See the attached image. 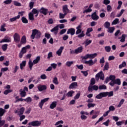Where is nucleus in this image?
Segmentation results:
<instances>
[{"label":"nucleus","mask_w":127,"mask_h":127,"mask_svg":"<svg viewBox=\"0 0 127 127\" xmlns=\"http://www.w3.org/2000/svg\"><path fill=\"white\" fill-rule=\"evenodd\" d=\"M59 30V28H58V26H56L54 27L51 30V32H53L55 35L58 33V31Z\"/></svg>","instance_id":"obj_22"},{"label":"nucleus","mask_w":127,"mask_h":127,"mask_svg":"<svg viewBox=\"0 0 127 127\" xmlns=\"http://www.w3.org/2000/svg\"><path fill=\"white\" fill-rule=\"evenodd\" d=\"M24 111H25V108L24 107H21L20 109L15 110L14 113L15 114H17L18 116H21L24 113Z\"/></svg>","instance_id":"obj_8"},{"label":"nucleus","mask_w":127,"mask_h":127,"mask_svg":"<svg viewBox=\"0 0 127 127\" xmlns=\"http://www.w3.org/2000/svg\"><path fill=\"white\" fill-rule=\"evenodd\" d=\"M105 70H109V63L106 62L105 63V65H104V68L103 69L104 71H105Z\"/></svg>","instance_id":"obj_55"},{"label":"nucleus","mask_w":127,"mask_h":127,"mask_svg":"<svg viewBox=\"0 0 127 127\" xmlns=\"http://www.w3.org/2000/svg\"><path fill=\"white\" fill-rule=\"evenodd\" d=\"M7 46H8L7 44H5L1 46V48L3 51H6V50L7 49Z\"/></svg>","instance_id":"obj_43"},{"label":"nucleus","mask_w":127,"mask_h":127,"mask_svg":"<svg viewBox=\"0 0 127 127\" xmlns=\"http://www.w3.org/2000/svg\"><path fill=\"white\" fill-rule=\"evenodd\" d=\"M63 49H64V47H61L60 49L57 51L56 54H57L58 56H61V54H62Z\"/></svg>","instance_id":"obj_25"},{"label":"nucleus","mask_w":127,"mask_h":127,"mask_svg":"<svg viewBox=\"0 0 127 127\" xmlns=\"http://www.w3.org/2000/svg\"><path fill=\"white\" fill-rule=\"evenodd\" d=\"M13 37L14 41V42H15V43H18V42L20 41V35H19L18 33H15L14 34Z\"/></svg>","instance_id":"obj_11"},{"label":"nucleus","mask_w":127,"mask_h":127,"mask_svg":"<svg viewBox=\"0 0 127 127\" xmlns=\"http://www.w3.org/2000/svg\"><path fill=\"white\" fill-rule=\"evenodd\" d=\"M21 44H25L26 43V37L23 36L20 40Z\"/></svg>","instance_id":"obj_31"},{"label":"nucleus","mask_w":127,"mask_h":127,"mask_svg":"<svg viewBox=\"0 0 127 127\" xmlns=\"http://www.w3.org/2000/svg\"><path fill=\"white\" fill-rule=\"evenodd\" d=\"M19 117V121L20 122H22L23 120L25 119V115H18Z\"/></svg>","instance_id":"obj_56"},{"label":"nucleus","mask_w":127,"mask_h":127,"mask_svg":"<svg viewBox=\"0 0 127 127\" xmlns=\"http://www.w3.org/2000/svg\"><path fill=\"white\" fill-rule=\"evenodd\" d=\"M32 13H33V14H36L35 16H36V17H37L39 13V11L36 8H33V9L32 10Z\"/></svg>","instance_id":"obj_26"},{"label":"nucleus","mask_w":127,"mask_h":127,"mask_svg":"<svg viewBox=\"0 0 127 127\" xmlns=\"http://www.w3.org/2000/svg\"><path fill=\"white\" fill-rule=\"evenodd\" d=\"M19 92L20 97L21 98H24V97L26 96V92H25V91H23L22 89H20Z\"/></svg>","instance_id":"obj_27"},{"label":"nucleus","mask_w":127,"mask_h":127,"mask_svg":"<svg viewBox=\"0 0 127 127\" xmlns=\"http://www.w3.org/2000/svg\"><path fill=\"white\" fill-rule=\"evenodd\" d=\"M74 93H75V92H74L73 90H71L66 94V96L67 97H72Z\"/></svg>","instance_id":"obj_49"},{"label":"nucleus","mask_w":127,"mask_h":127,"mask_svg":"<svg viewBox=\"0 0 127 127\" xmlns=\"http://www.w3.org/2000/svg\"><path fill=\"white\" fill-rule=\"evenodd\" d=\"M111 82H114L116 80V76L115 75H111L109 77Z\"/></svg>","instance_id":"obj_54"},{"label":"nucleus","mask_w":127,"mask_h":127,"mask_svg":"<svg viewBox=\"0 0 127 127\" xmlns=\"http://www.w3.org/2000/svg\"><path fill=\"white\" fill-rule=\"evenodd\" d=\"M98 54L97 53H94L92 54H86L85 56L83 57L82 59L85 60H87V59H94V58H96L97 57Z\"/></svg>","instance_id":"obj_4"},{"label":"nucleus","mask_w":127,"mask_h":127,"mask_svg":"<svg viewBox=\"0 0 127 127\" xmlns=\"http://www.w3.org/2000/svg\"><path fill=\"white\" fill-rule=\"evenodd\" d=\"M29 19L30 20H34V16L33 15V13L32 12H30L29 13Z\"/></svg>","instance_id":"obj_37"},{"label":"nucleus","mask_w":127,"mask_h":127,"mask_svg":"<svg viewBox=\"0 0 127 127\" xmlns=\"http://www.w3.org/2000/svg\"><path fill=\"white\" fill-rule=\"evenodd\" d=\"M91 43H92V40L87 39L85 42V46H88V45H89V44H91Z\"/></svg>","instance_id":"obj_57"},{"label":"nucleus","mask_w":127,"mask_h":127,"mask_svg":"<svg viewBox=\"0 0 127 127\" xmlns=\"http://www.w3.org/2000/svg\"><path fill=\"white\" fill-rule=\"evenodd\" d=\"M19 19V16H15L14 17L10 18V22H13V21H16V20Z\"/></svg>","instance_id":"obj_33"},{"label":"nucleus","mask_w":127,"mask_h":127,"mask_svg":"<svg viewBox=\"0 0 127 127\" xmlns=\"http://www.w3.org/2000/svg\"><path fill=\"white\" fill-rule=\"evenodd\" d=\"M73 63H74V62H73V61L71 62H67L65 64L67 66V67H70L71 65H72Z\"/></svg>","instance_id":"obj_61"},{"label":"nucleus","mask_w":127,"mask_h":127,"mask_svg":"<svg viewBox=\"0 0 127 127\" xmlns=\"http://www.w3.org/2000/svg\"><path fill=\"white\" fill-rule=\"evenodd\" d=\"M6 112L5 109L0 108V125L1 126H3L5 124V121L4 120H1V117L4 115V113Z\"/></svg>","instance_id":"obj_2"},{"label":"nucleus","mask_w":127,"mask_h":127,"mask_svg":"<svg viewBox=\"0 0 127 127\" xmlns=\"http://www.w3.org/2000/svg\"><path fill=\"white\" fill-rule=\"evenodd\" d=\"M119 18H116L112 23V25H116V24H118L119 23Z\"/></svg>","instance_id":"obj_47"},{"label":"nucleus","mask_w":127,"mask_h":127,"mask_svg":"<svg viewBox=\"0 0 127 127\" xmlns=\"http://www.w3.org/2000/svg\"><path fill=\"white\" fill-rule=\"evenodd\" d=\"M4 89H6V90L4 91V95H7L8 94H9V93H12V89H10V85H7L4 87Z\"/></svg>","instance_id":"obj_12"},{"label":"nucleus","mask_w":127,"mask_h":127,"mask_svg":"<svg viewBox=\"0 0 127 127\" xmlns=\"http://www.w3.org/2000/svg\"><path fill=\"white\" fill-rule=\"evenodd\" d=\"M98 62V60L97 59H95L94 61L93 60L90 59L89 61H86L84 62V64H87L89 66H93V65H94V64H96V63Z\"/></svg>","instance_id":"obj_7"},{"label":"nucleus","mask_w":127,"mask_h":127,"mask_svg":"<svg viewBox=\"0 0 127 127\" xmlns=\"http://www.w3.org/2000/svg\"><path fill=\"white\" fill-rule=\"evenodd\" d=\"M28 125V126H32V127H40L41 122L39 121H35L29 123Z\"/></svg>","instance_id":"obj_6"},{"label":"nucleus","mask_w":127,"mask_h":127,"mask_svg":"<svg viewBox=\"0 0 127 127\" xmlns=\"http://www.w3.org/2000/svg\"><path fill=\"white\" fill-rule=\"evenodd\" d=\"M95 78L97 81H99V79H100V80H102V81H104V80H105V76L102 71L96 74V75H95Z\"/></svg>","instance_id":"obj_5"},{"label":"nucleus","mask_w":127,"mask_h":127,"mask_svg":"<svg viewBox=\"0 0 127 127\" xmlns=\"http://www.w3.org/2000/svg\"><path fill=\"white\" fill-rule=\"evenodd\" d=\"M124 103H125V99H123L120 101L119 105H117V107L121 108V107H122V105H124Z\"/></svg>","instance_id":"obj_44"},{"label":"nucleus","mask_w":127,"mask_h":127,"mask_svg":"<svg viewBox=\"0 0 127 127\" xmlns=\"http://www.w3.org/2000/svg\"><path fill=\"white\" fill-rule=\"evenodd\" d=\"M78 87V83L75 82H72L69 86V89H76Z\"/></svg>","instance_id":"obj_20"},{"label":"nucleus","mask_w":127,"mask_h":127,"mask_svg":"<svg viewBox=\"0 0 127 127\" xmlns=\"http://www.w3.org/2000/svg\"><path fill=\"white\" fill-rule=\"evenodd\" d=\"M92 12V9L88 8L87 9H85V10L83 11V13H88V12Z\"/></svg>","instance_id":"obj_62"},{"label":"nucleus","mask_w":127,"mask_h":127,"mask_svg":"<svg viewBox=\"0 0 127 127\" xmlns=\"http://www.w3.org/2000/svg\"><path fill=\"white\" fill-rule=\"evenodd\" d=\"M93 31V28H87L86 30V32L85 33L86 35H87L88 37L91 36V34H90V32H92Z\"/></svg>","instance_id":"obj_29"},{"label":"nucleus","mask_w":127,"mask_h":127,"mask_svg":"<svg viewBox=\"0 0 127 127\" xmlns=\"http://www.w3.org/2000/svg\"><path fill=\"white\" fill-rule=\"evenodd\" d=\"M53 57V53L51 52H49L48 54L47 59H50V58H52Z\"/></svg>","instance_id":"obj_60"},{"label":"nucleus","mask_w":127,"mask_h":127,"mask_svg":"<svg viewBox=\"0 0 127 127\" xmlns=\"http://www.w3.org/2000/svg\"><path fill=\"white\" fill-rule=\"evenodd\" d=\"M24 101L25 102H26V103H31L32 102V99L30 97H28L26 99H24Z\"/></svg>","instance_id":"obj_38"},{"label":"nucleus","mask_w":127,"mask_h":127,"mask_svg":"<svg viewBox=\"0 0 127 127\" xmlns=\"http://www.w3.org/2000/svg\"><path fill=\"white\" fill-rule=\"evenodd\" d=\"M127 66V63L126 62H123L122 64L119 66V69H122V68H124V67H126Z\"/></svg>","instance_id":"obj_42"},{"label":"nucleus","mask_w":127,"mask_h":127,"mask_svg":"<svg viewBox=\"0 0 127 127\" xmlns=\"http://www.w3.org/2000/svg\"><path fill=\"white\" fill-rule=\"evenodd\" d=\"M14 5L15 6H21L22 4L20 3V2L17 1H14L13 2Z\"/></svg>","instance_id":"obj_52"},{"label":"nucleus","mask_w":127,"mask_h":127,"mask_svg":"<svg viewBox=\"0 0 127 127\" xmlns=\"http://www.w3.org/2000/svg\"><path fill=\"white\" fill-rule=\"evenodd\" d=\"M121 84V79L120 78L116 79L114 81H111L109 83L110 86H112V87H113V86H115V84L118 85L119 86H120Z\"/></svg>","instance_id":"obj_9"},{"label":"nucleus","mask_w":127,"mask_h":127,"mask_svg":"<svg viewBox=\"0 0 127 127\" xmlns=\"http://www.w3.org/2000/svg\"><path fill=\"white\" fill-rule=\"evenodd\" d=\"M33 62L31 61V60H29V62H28V65H29V67L30 68V70H32V67H33Z\"/></svg>","instance_id":"obj_36"},{"label":"nucleus","mask_w":127,"mask_h":127,"mask_svg":"<svg viewBox=\"0 0 127 127\" xmlns=\"http://www.w3.org/2000/svg\"><path fill=\"white\" fill-rule=\"evenodd\" d=\"M110 26H111V23H110V22L108 21H107L104 23V27H105V28L108 29Z\"/></svg>","instance_id":"obj_50"},{"label":"nucleus","mask_w":127,"mask_h":127,"mask_svg":"<svg viewBox=\"0 0 127 127\" xmlns=\"http://www.w3.org/2000/svg\"><path fill=\"white\" fill-rule=\"evenodd\" d=\"M29 48H30V45H27L22 48L19 55L20 58H22V56H23V55L25 54V53L27 52L26 50H27V49H29Z\"/></svg>","instance_id":"obj_3"},{"label":"nucleus","mask_w":127,"mask_h":127,"mask_svg":"<svg viewBox=\"0 0 127 127\" xmlns=\"http://www.w3.org/2000/svg\"><path fill=\"white\" fill-rule=\"evenodd\" d=\"M33 5H34V2H30L29 4V6L30 9L33 8Z\"/></svg>","instance_id":"obj_63"},{"label":"nucleus","mask_w":127,"mask_h":127,"mask_svg":"<svg viewBox=\"0 0 127 127\" xmlns=\"http://www.w3.org/2000/svg\"><path fill=\"white\" fill-rule=\"evenodd\" d=\"M98 89H99V90H106L107 89V86L103 84L99 86Z\"/></svg>","instance_id":"obj_53"},{"label":"nucleus","mask_w":127,"mask_h":127,"mask_svg":"<svg viewBox=\"0 0 127 127\" xmlns=\"http://www.w3.org/2000/svg\"><path fill=\"white\" fill-rule=\"evenodd\" d=\"M108 32H109V33H113V32H114V31H115V27H109L108 28Z\"/></svg>","instance_id":"obj_40"},{"label":"nucleus","mask_w":127,"mask_h":127,"mask_svg":"<svg viewBox=\"0 0 127 127\" xmlns=\"http://www.w3.org/2000/svg\"><path fill=\"white\" fill-rule=\"evenodd\" d=\"M48 100H49V98H46L41 100V102H40L39 103V107L40 108V109H42L43 105H44V103H46V102H47Z\"/></svg>","instance_id":"obj_14"},{"label":"nucleus","mask_w":127,"mask_h":127,"mask_svg":"<svg viewBox=\"0 0 127 127\" xmlns=\"http://www.w3.org/2000/svg\"><path fill=\"white\" fill-rule=\"evenodd\" d=\"M76 31L75 32V34L76 35H78V34H80L82 32V25L80 24L78 26L76 27Z\"/></svg>","instance_id":"obj_18"},{"label":"nucleus","mask_w":127,"mask_h":127,"mask_svg":"<svg viewBox=\"0 0 127 127\" xmlns=\"http://www.w3.org/2000/svg\"><path fill=\"white\" fill-rule=\"evenodd\" d=\"M24 11H20L18 12V15L17 16H19V19L20 18V16H23V14L25 13Z\"/></svg>","instance_id":"obj_59"},{"label":"nucleus","mask_w":127,"mask_h":127,"mask_svg":"<svg viewBox=\"0 0 127 127\" xmlns=\"http://www.w3.org/2000/svg\"><path fill=\"white\" fill-rule=\"evenodd\" d=\"M37 38V39L41 37V32L40 31L37 29H34L32 30V35H31V38L32 39H34V38Z\"/></svg>","instance_id":"obj_1"},{"label":"nucleus","mask_w":127,"mask_h":127,"mask_svg":"<svg viewBox=\"0 0 127 127\" xmlns=\"http://www.w3.org/2000/svg\"><path fill=\"white\" fill-rule=\"evenodd\" d=\"M53 83L55 84V85H58L59 84V82H58V79L56 77L54 78L53 80Z\"/></svg>","instance_id":"obj_45"},{"label":"nucleus","mask_w":127,"mask_h":127,"mask_svg":"<svg viewBox=\"0 0 127 127\" xmlns=\"http://www.w3.org/2000/svg\"><path fill=\"white\" fill-rule=\"evenodd\" d=\"M56 106H57V102L56 101H54L51 104L50 108H51V110H53V109H55Z\"/></svg>","instance_id":"obj_28"},{"label":"nucleus","mask_w":127,"mask_h":127,"mask_svg":"<svg viewBox=\"0 0 127 127\" xmlns=\"http://www.w3.org/2000/svg\"><path fill=\"white\" fill-rule=\"evenodd\" d=\"M105 97H107V96H108L109 97H112L114 96V92L113 91H110L109 92H104Z\"/></svg>","instance_id":"obj_32"},{"label":"nucleus","mask_w":127,"mask_h":127,"mask_svg":"<svg viewBox=\"0 0 127 127\" xmlns=\"http://www.w3.org/2000/svg\"><path fill=\"white\" fill-rule=\"evenodd\" d=\"M40 13H42L44 15H46L47 14V12H48V9H46L43 7H41L39 10Z\"/></svg>","instance_id":"obj_17"},{"label":"nucleus","mask_w":127,"mask_h":127,"mask_svg":"<svg viewBox=\"0 0 127 127\" xmlns=\"http://www.w3.org/2000/svg\"><path fill=\"white\" fill-rule=\"evenodd\" d=\"M5 26H6V24H5V23H3L0 27V31H6V29L5 28Z\"/></svg>","instance_id":"obj_30"},{"label":"nucleus","mask_w":127,"mask_h":127,"mask_svg":"<svg viewBox=\"0 0 127 127\" xmlns=\"http://www.w3.org/2000/svg\"><path fill=\"white\" fill-rule=\"evenodd\" d=\"M116 110L115 106L111 105L109 108V112H114Z\"/></svg>","instance_id":"obj_51"},{"label":"nucleus","mask_w":127,"mask_h":127,"mask_svg":"<svg viewBox=\"0 0 127 127\" xmlns=\"http://www.w3.org/2000/svg\"><path fill=\"white\" fill-rule=\"evenodd\" d=\"M96 106V104L95 103H88L87 104V107L90 109V108H94Z\"/></svg>","instance_id":"obj_58"},{"label":"nucleus","mask_w":127,"mask_h":127,"mask_svg":"<svg viewBox=\"0 0 127 127\" xmlns=\"http://www.w3.org/2000/svg\"><path fill=\"white\" fill-rule=\"evenodd\" d=\"M75 30L74 28H70L67 31V34H71V35H74L75 34Z\"/></svg>","instance_id":"obj_23"},{"label":"nucleus","mask_w":127,"mask_h":127,"mask_svg":"<svg viewBox=\"0 0 127 127\" xmlns=\"http://www.w3.org/2000/svg\"><path fill=\"white\" fill-rule=\"evenodd\" d=\"M66 15H67V14H65V13H64V14L62 13H59V17H60V19L64 18L65 16H66Z\"/></svg>","instance_id":"obj_41"},{"label":"nucleus","mask_w":127,"mask_h":127,"mask_svg":"<svg viewBox=\"0 0 127 127\" xmlns=\"http://www.w3.org/2000/svg\"><path fill=\"white\" fill-rule=\"evenodd\" d=\"M105 50L106 52L109 53L111 52L112 48L110 46L105 47Z\"/></svg>","instance_id":"obj_46"},{"label":"nucleus","mask_w":127,"mask_h":127,"mask_svg":"<svg viewBox=\"0 0 127 127\" xmlns=\"http://www.w3.org/2000/svg\"><path fill=\"white\" fill-rule=\"evenodd\" d=\"M21 20L22 22H23V23H28V20H27V19H26V18L24 16H23L21 18Z\"/></svg>","instance_id":"obj_48"},{"label":"nucleus","mask_w":127,"mask_h":127,"mask_svg":"<svg viewBox=\"0 0 127 127\" xmlns=\"http://www.w3.org/2000/svg\"><path fill=\"white\" fill-rule=\"evenodd\" d=\"M25 65H26V61H24L20 64V67L21 70L23 69V67H25Z\"/></svg>","instance_id":"obj_35"},{"label":"nucleus","mask_w":127,"mask_h":127,"mask_svg":"<svg viewBox=\"0 0 127 127\" xmlns=\"http://www.w3.org/2000/svg\"><path fill=\"white\" fill-rule=\"evenodd\" d=\"M37 88L39 92H42V91H45V90H47V86L46 85H39Z\"/></svg>","instance_id":"obj_16"},{"label":"nucleus","mask_w":127,"mask_h":127,"mask_svg":"<svg viewBox=\"0 0 127 127\" xmlns=\"http://www.w3.org/2000/svg\"><path fill=\"white\" fill-rule=\"evenodd\" d=\"M91 18L93 20H98L99 19V16L97 15V13L95 11L91 14Z\"/></svg>","instance_id":"obj_19"},{"label":"nucleus","mask_w":127,"mask_h":127,"mask_svg":"<svg viewBox=\"0 0 127 127\" xmlns=\"http://www.w3.org/2000/svg\"><path fill=\"white\" fill-rule=\"evenodd\" d=\"M63 11L64 13L67 14V13H71L72 11L68 8V5L65 4L63 6Z\"/></svg>","instance_id":"obj_10"},{"label":"nucleus","mask_w":127,"mask_h":127,"mask_svg":"<svg viewBox=\"0 0 127 127\" xmlns=\"http://www.w3.org/2000/svg\"><path fill=\"white\" fill-rule=\"evenodd\" d=\"M9 42H11V38L8 37V36H5L3 39L0 41V43H8Z\"/></svg>","instance_id":"obj_13"},{"label":"nucleus","mask_w":127,"mask_h":127,"mask_svg":"<svg viewBox=\"0 0 127 127\" xmlns=\"http://www.w3.org/2000/svg\"><path fill=\"white\" fill-rule=\"evenodd\" d=\"M104 97H106L105 95V92H101L97 96H96L95 98H96V99H98L99 100H100L102 99V98H104Z\"/></svg>","instance_id":"obj_24"},{"label":"nucleus","mask_w":127,"mask_h":127,"mask_svg":"<svg viewBox=\"0 0 127 127\" xmlns=\"http://www.w3.org/2000/svg\"><path fill=\"white\" fill-rule=\"evenodd\" d=\"M99 89V87L97 85H93V86H90L88 87V90L89 92H92V91H98V89Z\"/></svg>","instance_id":"obj_15"},{"label":"nucleus","mask_w":127,"mask_h":127,"mask_svg":"<svg viewBox=\"0 0 127 127\" xmlns=\"http://www.w3.org/2000/svg\"><path fill=\"white\" fill-rule=\"evenodd\" d=\"M127 35L126 34H123L121 36V39L120 40L121 42H125L126 41V37Z\"/></svg>","instance_id":"obj_39"},{"label":"nucleus","mask_w":127,"mask_h":127,"mask_svg":"<svg viewBox=\"0 0 127 127\" xmlns=\"http://www.w3.org/2000/svg\"><path fill=\"white\" fill-rule=\"evenodd\" d=\"M83 47L81 46L75 50V54H79V53H82L83 52Z\"/></svg>","instance_id":"obj_21"},{"label":"nucleus","mask_w":127,"mask_h":127,"mask_svg":"<svg viewBox=\"0 0 127 127\" xmlns=\"http://www.w3.org/2000/svg\"><path fill=\"white\" fill-rule=\"evenodd\" d=\"M109 124H110V120H107V121L103 123V125L106 126V127H109Z\"/></svg>","instance_id":"obj_64"},{"label":"nucleus","mask_w":127,"mask_h":127,"mask_svg":"<svg viewBox=\"0 0 127 127\" xmlns=\"http://www.w3.org/2000/svg\"><path fill=\"white\" fill-rule=\"evenodd\" d=\"M39 61H40V56H38L36 57V59H35L33 61V64H37V63H38V62H39Z\"/></svg>","instance_id":"obj_34"}]
</instances>
